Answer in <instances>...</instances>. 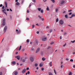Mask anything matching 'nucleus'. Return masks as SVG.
Instances as JSON below:
<instances>
[{"instance_id":"20","label":"nucleus","mask_w":75,"mask_h":75,"mask_svg":"<svg viewBox=\"0 0 75 75\" xmlns=\"http://www.w3.org/2000/svg\"><path fill=\"white\" fill-rule=\"evenodd\" d=\"M21 46H20V47L19 48V51H20L21 50Z\"/></svg>"},{"instance_id":"7","label":"nucleus","mask_w":75,"mask_h":75,"mask_svg":"<svg viewBox=\"0 0 75 75\" xmlns=\"http://www.w3.org/2000/svg\"><path fill=\"white\" fill-rule=\"evenodd\" d=\"M30 59L31 62H33L34 61V59L33 58V57H30Z\"/></svg>"},{"instance_id":"51","label":"nucleus","mask_w":75,"mask_h":75,"mask_svg":"<svg viewBox=\"0 0 75 75\" xmlns=\"http://www.w3.org/2000/svg\"><path fill=\"white\" fill-rule=\"evenodd\" d=\"M3 6V5L2 4H1L0 5V7H1Z\"/></svg>"},{"instance_id":"34","label":"nucleus","mask_w":75,"mask_h":75,"mask_svg":"<svg viewBox=\"0 0 75 75\" xmlns=\"http://www.w3.org/2000/svg\"><path fill=\"white\" fill-rule=\"evenodd\" d=\"M58 18H57V19H56V22H58Z\"/></svg>"},{"instance_id":"16","label":"nucleus","mask_w":75,"mask_h":75,"mask_svg":"<svg viewBox=\"0 0 75 75\" xmlns=\"http://www.w3.org/2000/svg\"><path fill=\"white\" fill-rule=\"evenodd\" d=\"M49 75H53V74H52V73L50 72H49Z\"/></svg>"},{"instance_id":"52","label":"nucleus","mask_w":75,"mask_h":75,"mask_svg":"<svg viewBox=\"0 0 75 75\" xmlns=\"http://www.w3.org/2000/svg\"><path fill=\"white\" fill-rule=\"evenodd\" d=\"M28 69H29V68L27 67L26 69V70H28Z\"/></svg>"},{"instance_id":"9","label":"nucleus","mask_w":75,"mask_h":75,"mask_svg":"<svg viewBox=\"0 0 75 75\" xmlns=\"http://www.w3.org/2000/svg\"><path fill=\"white\" fill-rule=\"evenodd\" d=\"M40 48H38L36 50V53H37V52H38L39 51H40Z\"/></svg>"},{"instance_id":"39","label":"nucleus","mask_w":75,"mask_h":75,"mask_svg":"<svg viewBox=\"0 0 75 75\" xmlns=\"http://www.w3.org/2000/svg\"><path fill=\"white\" fill-rule=\"evenodd\" d=\"M58 9H56V12L57 13V12H58Z\"/></svg>"},{"instance_id":"57","label":"nucleus","mask_w":75,"mask_h":75,"mask_svg":"<svg viewBox=\"0 0 75 75\" xmlns=\"http://www.w3.org/2000/svg\"><path fill=\"white\" fill-rule=\"evenodd\" d=\"M38 17H39V18H41V17L40 16H38Z\"/></svg>"},{"instance_id":"19","label":"nucleus","mask_w":75,"mask_h":75,"mask_svg":"<svg viewBox=\"0 0 75 75\" xmlns=\"http://www.w3.org/2000/svg\"><path fill=\"white\" fill-rule=\"evenodd\" d=\"M38 11H41V8H38Z\"/></svg>"},{"instance_id":"32","label":"nucleus","mask_w":75,"mask_h":75,"mask_svg":"<svg viewBox=\"0 0 75 75\" xmlns=\"http://www.w3.org/2000/svg\"><path fill=\"white\" fill-rule=\"evenodd\" d=\"M42 64H40V67H42Z\"/></svg>"},{"instance_id":"5","label":"nucleus","mask_w":75,"mask_h":75,"mask_svg":"<svg viewBox=\"0 0 75 75\" xmlns=\"http://www.w3.org/2000/svg\"><path fill=\"white\" fill-rule=\"evenodd\" d=\"M26 71V69H25L22 70V72L23 74H24V73H25Z\"/></svg>"},{"instance_id":"41","label":"nucleus","mask_w":75,"mask_h":75,"mask_svg":"<svg viewBox=\"0 0 75 75\" xmlns=\"http://www.w3.org/2000/svg\"><path fill=\"white\" fill-rule=\"evenodd\" d=\"M4 6H2V9H4Z\"/></svg>"},{"instance_id":"54","label":"nucleus","mask_w":75,"mask_h":75,"mask_svg":"<svg viewBox=\"0 0 75 75\" xmlns=\"http://www.w3.org/2000/svg\"><path fill=\"white\" fill-rule=\"evenodd\" d=\"M27 12L28 13H29V10H27Z\"/></svg>"},{"instance_id":"12","label":"nucleus","mask_w":75,"mask_h":75,"mask_svg":"<svg viewBox=\"0 0 75 75\" xmlns=\"http://www.w3.org/2000/svg\"><path fill=\"white\" fill-rule=\"evenodd\" d=\"M5 4L6 5V7H7V2L5 1Z\"/></svg>"},{"instance_id":"55","label":"nucleus","mask_w":75,"mask_h":75,"mask_svg":"<svg viewBox=\"0 0 75 75\" xmlns=\"http://www.w3.org/2000/svg\"><path fill=\"white\" fill-rule=\"evenodd\" d=\"M73 67L74 68H75V65H74L73 66Z\"/></svg>"},{"instance_id":"14","label":"nucleus","mask_w":75,"mask_h":75,"mask_svg":"<svg viewBox=\"0 0 75 75\" xmlns=\"http://www.w3.org/2000/svg\"><path fill=\"white\" fill-rule=\"evenodd\" d=\"M52 62H51L49 63V64L50 67H52Z\"/></svg>"},{"instance_id":"62","label":"nucleus","mask_w":75,"mask_h":75,"mask_svg":"<svg viewBox=\"0 0 75 75\" xmlns=\"http://www.w3.org/2000/svg\"><path fill=\"white\" fill-rule=\"evenodd\" d=\"M7 11H9V9H7Z\"/></svg>"},{"instance_id":"18","label":"nucleus","mask_w":75,"mask_h":75,"mask_svg":"<svg viewBox=\"0 0 75 75\" xmlns=\"http://www.w3.org/2000/svg\"><path fill=\"white\" fill-rule=\"evenodd\" d=\"M22 61L23 62H25V59H23L22 60Z\"/></svg>"},{"instance_id":"11","label":"nucleus","mask_w":75,"mask_h":75,"mask_svg":"<svg viewBox=\"0 0 75 75\" xmlns=\"http://www.w3.org/2000/svg\"><path fill=\"white\" fill-rule=\"evenodd\" d=\"M64 3H65V1H61V4H63Z\"/></svg>"},{"instance_id":"27","label":"nucleus","mask_w":75,"mask_h":75,"mask_svg":"<svg viewBox=\"0 0 75 75\" xmlns=\"http://www.w3.org/2000/svg\"><path fill=\"white\" fill-rule=\"evenodd\" d=\"M42 61H45V59L43 57L42 58Z\"/></svg>"},{"instance_id":"30","label":"nucleus","mask_w":75,"mask_h":75,"mask_svg":"<svg viewBox=\"0 0 75 75\" xmlns=\"http://www.w3.org/2000/svg\"><path fill=\"white\" fill-rule=\"evenodd\" d=\"M69 75H71L72 74V72H69Z\"/></svg>"},{"instance_id":"50","label":"nucleus","mask_w":75,"mask_h":75,"mask_svg":"<svg viewBox=\"0 0 75 75\" xmlns=\"http://www.w3.org/2000/svg\"><path fill=\"white\" fill-rule=\"evenodd\" d=\"M44 68H42L41 69L42 71H44Z\"/></svg>"},{"instance_id":"33","label":"nucleus","mask_w":75,"mask_h":75,"mask_svg":"<svg viewBox=\"0 0 75 75\" xmlns=\"http://www.w3.org/2000/svg\"><path fill=\"white\" fill-rule=\"evenodd\" d=\"M70 61H71V62H73L74 61V60L72 59H71L70 60Z\"/></svg>"},{"instance_id":"6","label":"nucleus","mask_w":75,"mask_h":75,"mask_svg":"<svg viewBox=\"0 0 75 75\" xmlns=\"http://www.w3.org/2000/svg\"><path fill=\"white\" fill-rule=\"evenodd\" d=\"M42 41H47V38H42Z\"/></svg>"},{"instance_id":"24","label":"nucleus","mask_w":75,"mask_h":75,"mask_svg":"<svg viewBox=\"0 0 75 75\" xmlns=\"http://www.w3.org/2000/svg\"><path fill=\"white\" fill-rule=\"evenodd\" d=\"M51 1H52V3H55V0H50Z\"/></svg>"},{"instance_id":"26","label":"nucleus","mask_w":75,"mask_h":75,"mask_svg":"<svg viewBox=\"0 0 75 75\" xmlns=\"http://www.w3.org/2000/svg\"><path fill=\"white\" fill-rule=\"evenodd\" d=\"M71 42H72V43H74L75 42V40H74L73 41H71Z\"/></svg>"},{"instance_id":"56","label":"nucleus","mask_w":75,"mask_h":75,"mask_svg":"<svg viewBox=\"0 0 75 75\" xmlns=\"http://www.w3.org/2000/svg\"><path fill=\"white\" fill-rule=\"evenodd\" d=\"M66 60H67V61H68V60H69V59L68 58H66Z\"/></svg>"},{"instance_id":"4","label":"nucleus","mask_w":75,"mask_h":75,"mask_svg":"<svg viewBox=\"0 0 75 75\" xmlns=\"http://www.w3.org/2000/svg\"><path fill=\"white\" fill-rule=\"evenodd\" d=\"M15 58H16L18 59V60H20V56H17L15 57Z\"/></svg>"},{"instance_id":"31","label":"nucleus","mask_w":75,"mask_h":75,"mask_svg":"<svg viewBox=\"0 0 75 75\" xmlns=\"http://www.w3.org/2000/svg\"><path fill=\"white\" fill-rule=\"evenodd\" d=\"M54 44V42H52L50 43V44L51 45H52V44Z\"/></svg>"},{"instance_id":"25","label":"nucleus","mask_w":75,"mask_h":75,"mask_svg":"<svg viewBox=\"0 0 75 75\" xmlns=\"http://www.w3.org/2000/svg\"><path fill=\"white\" fill-rule=\"evenodd\" d=\"M40 12L42 13H43V12H44V11H43V10H42V9L41 10Z\"/></svg>"},{"instance_id":"21","label":"nucleus","mask_w":75,"mask_h":75,"mask_svg":"<svg viewBox=\"0 0 75 75\" xmlns=\"http://www.w3.org/2000/svg\"><path fill=\"white\" fill-rule=\"evenodd\" d=\"M21 33V30H19L18 32V34H20Z\"/></svg>"},{"instance_id":"45","label":"nucleus","mask_w":75,"mask_h":75,"mask_svg":"<svg viewBox=\"0 0 75 75\" xmlns=\"http://www.w3.org/2000/svg\"><path fill=\"white\" fill-rule=\"evenodd\" d=\"M52 30L51 29V30H50V33H51V32H52Z\"/></svg>"},{"instance_id":"60","label":"nucleus","mask_w":75,"mask_h":75,"mask_svg":"<svg viewBox=\"0 0 75 75\" xmlns=\"http://www.w3.org/2000/svg\"><path fill=\"white\" fill-rule=\"evenodd\" d=\"M62 67H63V65H62L61 66V68H62Z\"/></svg>"},{"instance_id":"48","label":"nucleus","mask_w":75,"mask_h":75,"mask_svg":"<svg viewBox=\"0 0 75 75\" xmlns=\"http://www.w3.org/2000/svg\"><path fill=\"white\" fill-rule=\"evenodd\" d=\"M72 14V13L71 12L69 13V15H71Z\"/></svg>"},{"instance_id":"37","label":"nucleus","mask_w":75,"mask_h":75,"mask_svg":"<svg viewBox=\"0 0 75 75\" xmlns=\"http://www.w3.org/2000/svg\"><path fill=\"white\" fill-rule=\"evenodd\" d=\"M37 65H38V64H35V67H37Z\"/></svg>"},{"instance_id":"23","label":"nucleus","mask_w":75,"mask_h":75,"mask_svg":"<svg viewBox=\"0 0 75 75\" xmlns=\"http://www.w3.org/2000/svg\"><path fill=\"white\" fill-rule=\"evenodd\" d=\"M35 42H36V45H37L38 44V40H37Z\"/></svg>"},{"instance_id":"61","label":"nucleus","mask_w":75,"mask_h":75,"mask_svg":"<svg viewBox=\"0 0 75 75\" xmlns=\"http://www.w3.org/2000/svg\"><path fill=\"white\" fill-rule=\"evenodd\" d=\"M32 51L34 50V48H32Z\"/></svg>"},{"instance_id":"13","label":"nucleus","mask_w":75,"mask_h":75,"mask_svg":"<svg viewBox=\"0 0 75 75\" xmlns=\"http://www.w3.org/2000/svg\"><path fill=\"white\" fill-rule=\"evenodd\" d=\"M20 3L18 2H17L16 3V6H19L20 5Z\"/></svg>"},{"instance_id":"3","label":"nucleus","mask_w":75,"mask_h":75,"mask_svg":"<svg viewBox=\"0 0 75 75\" xmlns=\"http://www.w3.org/2000/svg\"><path fill=\"white\" fill-rule=\"evenodd\" d=\"M6 9H3L2 10V11L4 13V14H5L6 15V16H7V13L6 12Z\"/></svg>"},{"instance_id":"63","label":"nucleus","mask_w":75,"mask_h":75,"mask_svg":"<svg viewBox=\"0 0 75 75\" xmlns=\"http://www.w3.org/2000/svg\"><path fill=\"white\" fill-rule=\"evenodd\" d=\"M37 34H39V32L38 31L37 32Z\"/></svg>"},{"instance_id":"43","label":"nucleus","mask_w":75,"mask_h":75,"mask_svg":"<svg viewBox=\"0 0 75 75\" xmlns=\"http://www.w3.org/2000/svg\"><path fill=\"white\" fill-rule=\"evenodd\" d=\"M2 72H0V75H2Z\"/></svg>"},{"instance_id":"49","label":"nucleus","mask_w":75,"mask_h":75,"mask_svg":"<svg viewBox=\"0 0 75 75\" xmlns=\"http://www.w3.org/2000/svg\"><path fill=\"white\" fill-rule=\"evenodd\" d=\"M26 20H29V18H27Z\"/></svg>"},{"instance_id":"1","label":"nucleus","mask_w":75,"mask_h":75,"mask_svg":"<svg viewBox=\"0 0 75 75\" xmlns=\"http://www.w3.org/2000/svg\"><path fill=\"white\" fill-rule=\"evenodd\" d=\"M2 25H6V20L4 19L3 21Z\"/></svg>"},{"instance_id":"58","label":"nucleus","mask_w":75,"mask_h":75,"mask_svg":"<svg viewBox=\"0 0 75 75\" xmlns=\"http://www.w3.org/2000/svg\"><path fill=\"white\" fill-rule=\"evenodd\" d=\"M73 54H75V52H73Z\"/></svg>"},{"instance_id":"36","label":"nucleus","mask_w":75,"mask_h":75,"mask_svg":"<svg viewBox=\"0 0 75 75\" xmlns=\"http://www.w3.org/2000/svg\"><path fill=\"white\" fill-rule=\"evenodd\" d=\"M67 34V33L65 32L64 33V35H66Z\"/></svg>"},{"instance_id":"28","label":"nucleus","mask_w":75,"mask_h":75,"mask_svg":"<svg viewBox=\"0 0 75 75\" xmlns=\"http://www.w3.org/2000/svg\"><path fill=\"white\" fill-rule=\"evenodd\" d=\"M47 8L46 9L47 10V11H48L49 10V8L48 7V6H47Z\"/></svg>"},{"instance_id":"15","label":"nucleus","mask_w":75,"mask_h":75,"mask_svg":"<svg viewBox=\"0 0 75 75\" xmlns=\"http://www.w3.org/2000/svg\"><path fill=\"white\" fill-rule=\"evenodd\" d=\"M18 74V71H15L14 73V74L15 75H17Z\"/></svg>"},{"instance_id":"64","label":"nucleus","mask_w":75,"mask_h":75,"mask_svg":"<svg viewBox=\"0 0 75 75\" xmlns=\"http://www.w3.org/2000/svg\"><path fill=\"white\" fill-rule=\"evenodd\" d=\"M38 67H37V68H36V69H38Z\"/></svg>"},{"instance_id":"22","label":"nucleus","mask_w":75,"mask_h":75,"mask_svg":"<svg viewBox=\"0 0 75 75\" xmlns=\"http://www.w3.org/2000/svg\"><path fill=\"white\" fill-rule=\"evenodd\" d=\"M12 64H16V62L15 61H13L12 62Z\"/></svg>"},{"instance_id":"59","label":"nucleus","mask_w":75,"mask_h":75,"mask_svg":"<svg viewBox=\"0 0 75 75\" xmlns=\"http://www.w3.org/2000/svg\"><path fill=\"white\" fill-rule=\"evenodd\" d=\"M51 48V47L49 46L48 47V48H47V49H49V48Z\"/></svg>"},{"instance_id":"40","label":"nucleus","mask_w":75,"mask_h":75,"mask_svg":"<svg viewBox=\"0 0 75 75\" xmlns=\"http://www.w3.org/2000/svg\"><path fill=\"white\" fill-rule=\"evenodd\" d=\"M35 26V25H33L32 26V28H34V27Z\"/></svg>"},{"instance_id":"46","label":"nucleus","mask_w":75,"mask_h":75,"mask_svg":"<svg viewBox=\"0 0 75 75\" xmlns=\"http://www.w3.org/2000/svg\"><path fill=\"white\" fill-rule=\"evenodd\" d=\"M33 2H34L35 3L36 2L35 0H33Z\"/></svg>"},{"instance_id":"53","label":"nucleus","mask_w":75,"mask_h":75,"mask_svg":"<svg viewBox=\"0 0 75 75\" xmlns=\"http://www.w3.org/2000/svg\"><path fill=\"white\" fill-rule=\"evenodd\" d=\"M24 49H23L22 50V51H24Z\"/></svg>"},{"instance_id":"44","label":"nucleus","mask_w":75,"mask_h":75,"mask_svg":"<svg viewBox=\"0 0 75 75\" xmlns=\"http://www.w3.org/2000/svg\"><path fill=\"white\" fill-rule=\"evenodd\" d=\"M28 74H30V71H28L27 72Z\"/></svg>"},{"instance_id":"42","label":"nucleus","mask_w":75,"mask_h":75,"mask_svg":"<svg viewBox=\"0 0 75 75\" xmlns=\"http://www.w3.org/2000/svg\"><path fill=\"white\" fill-rule=\"evenodd\" d=\"M71 11H72V10H69V12H71Z\"/></svg>"},{"instance_id":"10","label":"nucleus","mask_w":75,"mask_h":75,"mask_svg":"<svg viewBox=\"0 0 75 75\" xmlns=\"http://www.w3.org/2000/svg\"><path fill=\"white\" fill-rule=\"evenodd\" d=\"M75 15L74 14H72L71 15V17H70V18H72L73 17H75Z\"/></svg>"},{"instance_id":"2","label":"nucleus","mask_w":75,"mask_h":75,"mask_svg":"<svg viewBox=\"0 0 75 75\" xmlns=\"http://www.w3.org/2000/svg\"><path fill=\"white\" fill-rule=\"evenodd\" d=\"M59 23L61 25H62L64 24V21L61 20L60 21Z\"/></svg>"},{"instance_id":"17","label":"nucleus","mask_w":75,"mask_h":75,"mask_svg":"<svg viewBox=\"0 0 75 75\" xmlns=\"http://www.w3.org/2000/svg\"><path fill=\"white\" fill-rule=\"evenodd\" d=\"M65 17L66 18H68V15H66L65 16Z\"/></svg>"},{"instance_id":"47","label":"nucleus","mask_w":75,"mask_h":75,"mask_svg":"<svg viewBox=\"0 0 75 75\" xmlns=\"http://www.w3.org/2000/svg\"><path fill=\"white\" fill-rule=\"evenodd\" d=\"M41 20H42V21H44V18H41Z\"/></svg>"},{"instance_id":"29","label":"nucleus","mask_w":75,"mask_h":75,"mask_svg":"<svg viewBox=\"0 0 75 75\" xmlns=\"http://www.w3.org/2000/svg\"><path fill=\"white\" fill-rule=\"evenodd\" d=\"M54 72L55 74H56V75H57V72H56V71H55V69L54 70Z\"/></svg>"},{"instance_id":"35","label":"nucleus","mask_w":75,"mask_h":75,"mask_svg":"<svg viewBox=\"0 0 75 75\" xmlns=\"http://www.w3.org/2000/svg\"><path fill=\"white\" fill-rule=\"evenodd\" d=\"M27 42H30V40H28V39L27 40Z\"/></svg>"},{"instance_id":"8","label":"nucleus","mask_w":75,"mask_h":75,"mask_svg":"<svg viewBox=\"0 0 75 75\" xmlns=\"http://www.w3.org/2000/svg\"><path fill=\"white\" fill-rule=\"evenodd\" d=\"M7 26H6L5 27V28H4V32L5 33L6 31V30H7Z\"/></svg>"},{"instance_id":"38","label":"nucleus","mask_w":75,"mask_h":75,"mask_svg":"<svg viewBox=\"0 0 75 75\" xmlns=\"http://www.w3.org/2000/svg\"><path fill=\"white\" fill-rule=\"evenodd\" d=\"M66 43H65V44L63 45V47H65V46H66Z\"/></svg>"}]
</instances>
